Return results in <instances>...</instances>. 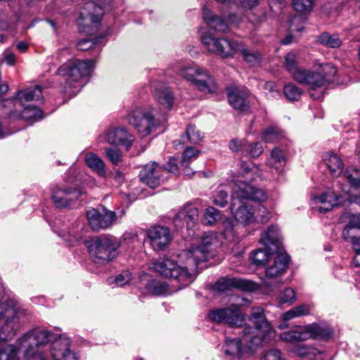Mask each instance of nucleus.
<instances>
[{
  "label": "nucleus",
  "mask_w": 360,
  "mask_h": 360,
  "mask_svg": "<svg viewBox=\"0 0 360 360\" xmlns=\"http://www.w3.org/2000/svg\"><path fill=\"white\" fill-rule=\"evenodd\" d=\"M153 108H136L127 115L129 123L142 136H146L154 131L160 125Z\"/></svg>",
  "instance_id": "obj_8"
},
{
  "label": "nucleus",
  "mask_w": 360,
  "mask_h": 360,
  "mask_svg": "<svg viewBox=\"0 0 360 360\" xmlns=\"http://www.w3.org/2000/svg\"><path fill=\"white\" fill-rule=\"evenodd\" d=\"M42 99V87L40 85H36L18 91L13 100L14 103H17V105L26 106L28 102L39 101Z\"/></svg>",
  "instance_id": "obj_24"
},
{
  "label": "nucleus",
  "mask_w": 360,
  "mask_h": 360,
  "mask_svg": "<svg viewBox=\"0 0 360 360\" xmlns=\"http://www.w3.org/2000/svg\"><path fill=\"white\" fill-rule=\"evenodd\" d=\"M86 246L94 262L105 264L115 257L120 243L115 237L101 236L86 241Z\"/></svg>",
  "instance_id": "obj_6"
},
{
  "label": "nucleus",
  "mask_w": 360,
  "mask_h": 360,
  "mask_svg": "<svg viewBox=\"0 0 360 360\" xmlns=\"http://www.w3.org/2000/svg\"><path fill=\"white\" fill-rule=\"evenodd\" d=\"M286 155V152L284 150L279 147H275L271 150L269 164L271 167H275L278 170H281V168L285 165Z\"/></svg>",
  "instance_id": "obj_38"
},
{
  "label": "nucleus",
  "mask_w": 360,
  "mask_h": 360,
  "mask_svg": "<svg viewBox=\"0 0 360 360\" xmlns=\"http://www.w3.org/2000/svg\"><path fill=\"white\" fill-rule=\"evenodd\" d=\"M281 136V131L276 127H270L264 131L262 140L266 143L278 141Z\"/></svg>",
  "instance_id": "obj_48"
},
{
  "label": "nucleus",
  "mask_w": 360,
  "mask_h": 360,
  "mask_svg": "<svg viewBox=\"0 0 360 360\" xmlns=\"http://www.w3.org/2000/svg\"><path fill=\"white\" fill-rule=\"evenodd\" d=\"M104 150L107 158L113 165H117L122 161V156L119 149L105 148Z\"/></svg>",
  "instance_id": "obj_54"
},
{
  "label": "nucleus",
  "mask_w": 360,
  "mask_h": 360,
  "mask_svg": "<svg viewBox=\"0 0 360 360\" xmlns=\"http://www.w3.org/2000/svg\"><path fill=\"white\" fill-rule=\"evenodd\" d=\"M86 217L91 229L94 231L110 227L117 219L115 212L103 207V212L91 208L86 211Z\"/></svg>",
  "instance_id": "obj_16"
},
{
  "label": "nucleus",
  "mask_w": 360,
  "mask_h": 360,
  "mask_svg": "<svg viewBox=\"0 0 360 360\" xmlns=\"http://www.w3.org/2000/svg\"><path fill=\"white\" fill-rule=\"evenodd\" d=\"M283 93L288 101H295L300 98L302 91L295 84L289 83L284 86Z\"/></svg>",
  "instance_id": "obj_46"
},
{
  "label": "nucleus",
  "mask_w": 360,
  "mask_h": 360,
  "mask_svg": "<svg viewBox=\"0 0 360 360\" xmlns=\"http://www.w3.org/2000/svg\"><path fill=\"white\" fill-rule=\"evenodd\" d=\"M354 228L349 223L345 226L342 231V237L345 240H350L352 244L353 245V240L354 239H359L360 237H356L354 234Z\"/></svg>",
  "instance_id": "obj_61"
},
{
  "label": "nucleus",
  "mask_w": 360,
  "mask_h": 360,
  "mask_svg": "<svg viewBox=\"0 0 360 360\" xmlns=\"http://www.w3.org/2000/svg\"><path fill=\"white\" fill-rule=\"evenodd\" d=\"M263 360H284L281 357V352L278 349H270L263 356Z\"/></svg>",
  "instance_id": "obj_63"
},
{
  "label": "nucleus",
  "mask_w": 360,
  "mask_h": 360,
  "mask_svg": "<svg viewBox=\"0 0 360 360\" xmlns=\"http://www.w3.org/2000/svg\"><path fill=\"white\" fill-rule=\"evenodd\" d=\"M222 233L226 239L231 240L236 234V226L231 219H226L222 223Z\"/></svg>",
  "instance_id": "obj_50"
},
{
  "label": "nucleus",
  "mask_w": 360,
  "mask_h": 360,
  "mask_svg": "<svg viewBox=\"0 0 360 360\" xmlns=\"http://www.w3.org/2000/svg\"><path fill=\"white\" fill-rule=\"evenodd\" d=\"M323 160L333 176L338 177L342 173L344 164L337 154L326 153L323 156Z\"/></svg>",
  "instance_id": "obj_33"
},
{
  "label": "nucleus",
  "mask_w": 360,
  "mask_h": 360,
  "mask_svg": "<svg viewBox=\"0 0 360 360\" xmlns=\"http://www.w3.org/2000/svg\"><path fill=\"white\" fill-rule=\"evenodd\" d=\"M208 317L216 323H224L235 328L243 326L245 321L239 307L236 305L212 309L209 312Z\"/></svg>",
  "instance_id": "obj_13"
},
{
  "label": "nucleus",
  "mask_w": 360,
  "mask_h": 360,
  "mask_svg": "<svg viewBox=\"0 0 360 360\" xmlns=\"http://www.w3.org/2000/svg\"><path fill=\"white\" fill-rule=\"evenodd\" d=\"M201 41L209 52L217 54L222 58L231 56L240 50V44L226 37H219L210 33L202 34Z\"/></svg>",
  "instance_id": "obj_10"
},
{
  "label": "nucleus",
  "mask_w": 360,
  "mask_h": 360,
  "mask_svg": "<svg viewBox=\"0 0 360 360\" xmlns=\"http://www.w3.org/2000/svg\"><path fill=\"white\" fill-rule=\"evenodd\" d=\"M104 11L103 8L94 1H86L82 7L80 13L82 20L89 19L91 26L95 29L98 28Z\"/></svg>",
  "instance_id": "obj_26"
},
{
  "label": "nucleus",
  "mask_w": 360,
  "mask_h": 360,
  "mask_svg": "<svg viewBox=\"0 0 360 360\" xmlns=\"http://www.w3.org/2000/svg\"><path fill=\"white\" fill-rule=\"evenodd\" d=\"M179 75L205 94H212L217 90V84L214 77L207 70L198 65L193 64L181 68Z\"/></svg>",
  "instance_id": "obj_7"
},
{
  "label": "nucleus",
  "mask_w": 360,
  "mask_h": 360,
  "mask_svg": "<svg viewBox=\"0 0 360 360\" xmlns=\"http://www.w3.org/2000/svg\"><path fill=\"white\" fill-rule=\"evenodd\" d=\"M167 172L165 168L160 167L155 162H151L144 165L140 171V180L152 188L158 187L167 179Z\"/></svg>",
  "instance_id": "obj_15"
},
{
  "label": "nucleus",
  "mask_w": 360,
  "mask_h": 360,
  "mask_svg": "<svg viewBox=\"0 0 360 360\" xmlns=\"http://www.w3.org/2000/svg\"><path fill=\"white\" fill-rule=\"evenodd\" d=\"M296 300V294L293 289L292 288H286L283 292L282 295L280 297V302L282 304L289 303L292 304Z\"/></svg>",
  "instance_id": "obj_58"
},
{
  "label": "nucleus",
  "mask_w": 360,
  "mask_h": 360,
  "mask_svg": "<svg viewBox=\"0 0 360 360\" xmlns=\"http://www.w3.org/2000/svg\"><path fill=\"white\" fill-rule=\"evenodd\" d=\"M290 262V257L280 253L274 257V262L266 269L265 278L262 284L267 288H276L281 284L278 278L286 271Z\"/></svg>",
  "instance_id": "obj_12"
},
{
  "label": "nucleus",
  "mask_w": 360,
  "mask_h": 360,
  "mask_svg": "<svg viewBox=\"0 0 360 360\" xmlns=\"http://www.w3.org/2000/svg\"><path fill=\"white\" fill-rule=\"evenodd\" d=\"M146 290L153 295H165L169 292V286L166 282L151 280L146 285Z\"/></svg>",
  "instance_id": "obj_40"
},
{
  "label": "nucleus",
  "mask_w": 360,
  "mask_h": 360,
  "mask_svg": "<svg viewBox=\"0 0 360 360\" xmlns=\"http://www.w3.org/2000/svg\"><path fill=\"white\" fill-rule=\"evenodd\" d=\"M315 200L321 204L317 208L321 213L327 212L340 203V196L332 192L323 193L316 198Z\"/></svg>",
  "instance_id": "obj_32"
},
{
  "label": "nucleus",
  "mask_w": 360,
  "mask_h": 360,
  "mask_svg": "<svg viewBox=\"0 0 360 360\" xmlns=\"http://www.w3.org/2000/svg\"><path fill=\"white\" fill-rule=\"evenodd\" d=\"M240 48L241 46H240ZM244 60L250 65H256L259 64L262 60V55L258 51H250L247 49H240Z\"/></svg>",
  "instance_id": "obj_47"
},
{
  "label": "nucleus",
  "mask_w": 360,
  "mask_h": 360,
  "mask_svg": "<svg viewBox=\"0 0 360 360\" xmlns=\"http://www.w3.org/2000/svg\"><path fill=\"white\" fill-rule=\"evenodd\" d=\"M259 3V0H240V6L245 10H252Z\"/></svg>",
  "instance_id": "obj_64"
},
{
  "label": "nucleus",
  "mask_w": 360,
  "mask_h": 360,
  "mask_svg": "<svg viewBox=\"0 0 360 360\" xmlns=\"http://www.w3.org/2000/svg\"><path fill=\"white\" fill-rule=\"evenodd\" d=\"M202 138L203 134L197 129L196 127L193 124H189L186 128L185 134L181 136V139L174 141L173 143L175 148H176L178 145H184L187 142L197 144L201 141Z\"/></svg>",
  "instance_id": "obj_34"
},
{
  "label": "nucleus",
  "mask_w": 360,
  "mask_h": 360,
  "mask_svg": "<svg viewBox=\"0 0 360 360\" xmlns=\"http://www.w3.org/2000/svg\"><path fill=\"white\" fill-rule=\"evenodd\" d=\"M333 330L329 327H323L317 323H312L304 327H297L295 330L286 331L281 335V338L286 342H300L314 339L326 340L330 338Z\"/></svg>",
  "instance_id": "obj_9"
},
{
  "label": "nucleus",
  "mask_w": 360,
  "mask_h": 360,
  "mask_svg": "<svg viewBox=\"0 0 360 360\" xmlns=\"http://www.w3.org/2000/svg\"><path fill=\"white\" fill-rule=\"evenodd\" d=\"M106 141L110 144L120 145L129 150L134 141V136L125 127H117L109 129L105 135Z\"/></svg>",
  "instance_id": "obj_23"
},
{
  "label": "nucleus",
  "mask_w": 360,
  "mask_h": 360,
  "mask_svg": "<svg viewBox=\"0 0 360 360\" xmlns=\"http://www.w3.org/2000/svg\"><path fill=\"white\" fill-rule=\"evenodd\" d=\"M309 313V307L307 304H302L282 314V319L283 321H289L292 319L307 315Z\"/></svg>",
  "instance_id": "obj_43"
},
{
  "label": "nucleus",
  "mask_w": 360,
  "mask_h": 360,
  "mask_svg": "<svg viewBox=\"0 0 360 360\" xmlns=\"http://www.w3.org/2000/svg\"><path fill=\"white\" fill-rule=\"evenodd\" d=\"M297 53L289 52L285 57V67L291 75L297 68Z\"/></svg>",
  "instance_id": "obj_52"
},
{
  "label": "nucleus",
  "mask_w": 360,
  "mask_h": 360,
  "mask_svg": "<svg viewBox=\"0 0 360 360\" xmlns=\"http://www.w3.org/2000/svg\"><path fill=\"white\" fill-rule=\"evenodd\" d=\"M259 242L269 252H277L280 250L282 244L278 228L275 226H269L268 229L262 233Z\"/></svg>",
  "instance_id": "obj_25"
},
{
  "label": "nucleus",
  "mask_w": 360,
  "mask_h": 360,
  "mask_svg": "<svg viewBox=\"0 0 360 360\" xmlns=\"http://www.w3.org/2000/svg\"><path fill=\"white\" fill-rule=\"evenodd\" d=\"M10 28V22L4 14L0 15V42H4L6 38V32Z\"/></svg>",
  "instance_id": "obj_57"
},
{
  "label": "nucleus",
  "mask_w": 360,
  "mask_h": 360,
  "mask_svg": "<svg viewBox=\"0 0 360 360\" xmlns=\"http://www.w3.org/2000/svg\"><path fill=\"white\" fill-rule=\"evenodd\" d=\"M0 319H5L0 329V340L4 342L13 340L20 329L19 320L13 304L0 305Z\"/></svg>",
  "instance_id": "obj_11"
},
{
  "label": "nucleus",
  "mask_w": 360,
  "mask_h": 360,
  "mask_svg": "<svg viewBox=\"0 0 360 360\" xmlns=\"http://www.w3.org/2000/svg\"><path fill=\"white\" fill-rule=\"evenodd\" d=\"M293 352L300 356H304L307 360H326V355L322 350L305 345L298 344L293 348Z\"/></svg>",
  "instance_id": "obj_29"
},
{
  "label": "nucleus",
  "mask_w": 360,
  "mask_h": 360,
  "mask_svg": "<svg viewBox=\"0 0 360 360\" xmlns=\"http://www.w3.org/2000/svg\"><path fill=\"white\" fill-rule=\"evenodd\" d=\"M249 320L255 324V328L245 325L238 333L242 334L243 338H250V349L267 342L274 338L275 330L267 321L262 309H252Z\"/></svg>",
  "instance_id": "obj_4"
},
{
  "label": "nucleus",
  "mask_w": 360,
  "mask_h": 360,
  "mask_svg": "<svg viewBox=\"0 0 360 360\" xmlns=\"http://www.w3.org/2000/svg\"><path fill=\"white\" fill-rule=\"evenodd\" d=\"M229 195L227 191L222 187H219L216 194L213 196V203L217 206L224 207L228 204Z\"/></svg>",
  "instance_id": "obj_53"
},
{
  "label": "nucleus",
  "mask_w": 360,
  "mask_h": 360,
  "mask_svg": "<svg viewBox=\"0 0 360 360\" xmlns=\"http://www.w3.org/2000/svg\"><path fill=\"white\" fill-rule=\"evenodd\" d=\"M148 237L155 250H162L168 246L172 237L168 228L155 226L148 231Z\"/></svg>",
  "instance_id": "obj_22"
},
{
  "label": "nucleus",
  "mask_w": 360,
  "mask_h": 360,
  "mask_svg": "<svg viewBox=\"0 0 360 360\" xmlns=\"http://www.w3.org/2000/svg\"><path fill=\"white\" fill-rule=\"evenodd\" d=\"M314 0H292L293 8L298 12H310L314 6Z\"/></svg>",
  "instance_id": "obj_51"
},
{
  "label": "nucleus",
  "mask_w": 360,
  "mask_h": 360,
  "mask_svg": "<svg viewBox=\"0 0 360 360\" xmlns=\"http://www.w3.org/2000/svg\"><path fill=\"white\" fill-rule=\"evenodd\" d=\"M154 96L164 108L169 110L172 108L174 96L169 87L163 84H159L155 88Z\"/></svg>",
  "instance_id": "obj_30"
},
{
  "label": "nucleus",
  "mask_w": 360,
  "mask_h": 360,
  "mask_svg": "<svg viewBox=\"0 0 360 360\" xmlns=\"http://www.w3.org/2000/svg\"><path fill=\"white\" fill-rule=\"evenodd\" d=\"M95 61L90 60H70L61 65L58 74L65 78V91L69 94H76L82 87L81 80L88 77L93 69Z\"/></svg>",
  "instance_id": "obj_3"
},
{
  "label": "nucleus",
  "mask_w": 360,
  "mask_h": 360,
  "mask_svg": "<svg viewBox=\"0 0 360 360\" xmlns=\"http://www.w3.org/2000/svg\"><path fill=\"white\" fill-rule=\"evenodd\" d=\"M291 75L297 82L309 86L311 90L319 88V84L323 81L320 77L317 76L316 72L300 67H298Z\"/></svg>",
  "instance_id": "obj_27"
},
{
  "label": "nucleus",
  "mask_w": 360,
  "mask_h": 360,
  "mask_svg": "<svg viewBox=\"0 0 360 360\" xmlns=\"http://www.w3.org/2000/svg\"><path fill=\"white\" fill-rule=\"evenodd\" d=\"M220 218V212L214 207H209L205 210L202 218V223L212 225Z\"/></svg>",
  "instance_id": "obj_49"
},
{
  "label": "nucleus",
  "mask_w": 360,
  "mask_h": 360,
  "mask_svg": "<svg viewBox=\"0 0 360 360\" xmlns=\"http://www.w3.org/2000/svg\"><path fill=\"white\" fill-rule=\"evenodd\" d=\"M84 161L87 166L100 176L105 177L106 176L105 165L98 155L93 153H88L85 155Z\"/></svg>",
  "instance_id": "obj_35"
},
{
  "label": "nucleus",
  "mask_w": 360,
  "mask_h": 360,
  "mask_svg": "<svg viewBox=\"0 0 360 360\" xmlns=\"http://www.w3.org/2000/svg\"><path fill=\"white\" fill-rule=\"evenodd\" d=\"M236 188L232 194L231 201V210L234 219L244 226L252 224L257 221L266 223L269 220L268 214L262 215L261 219L256 216V209L244 200H249L255 202H264L267 198L266 193L247 181L239 179L234 181Z\"/></svg>",
  "instance_id": "obj_2"
},
{
  "label": "nucleus",
  "mask_w": 360,
  "mask_h": 360,
  "mask_svg": "<svg viewBox=\"0 0 360 360\" xmlns=\"http://www.w3.org/2000/svg\"><path fill=\"white\" fill-rule=\"evenodd\" d=\"M199 151L193 147H187L182 155V164L187 166V162L193 158H196L198 155Z\"/></svg>",
  "instance_id": "obj_59"
},
{
  "label": "nucleus",
  "mask_w": 360,
  "mask_h": 360,
  "mask_svg": "<svg viewBox=\"0 0 360 360\" xmlns=\"http://www.w3.org/2000/svg\"><path fill=\"white\" fill-rule=\"evenodd\" d=\"M316 74L323 80L321 84H319V88L323 86L326 82L334 83L338 82V79L335 78L337 74L336 68L331 63L322 65L321 72H316Z\"/></svg>",
  "instance_id": "obj_36"
},
{
  "label": "nucleus",
  "mask_w": 360,
  "mask_h": 360,
  "mask_svg": "<svg viewBox=\"0 0 360 360\" xmlns=\"http://www.w3.org/2000/svg\"><path fill=\"white\" fill-rule=\"evenodd\" d=\"M353 249L355 255L353 258V264L355 266H360V237L359 239H354L353 240Z\"/></svg>",
  "instance_id": "obj_62"
},
{
  "label": "nucleus",
  "mask_w": 360,
  "mask_h": 360,
  "mask_svg": "<svg viewBox=\"0 0 360 360\" xmlns=\"http://www.w3.org/2000/svg\"><path fill=\"white\" fill-rule=\"evenodd\" d=\"M202 18L208 27L217 32L225 33L229 30V25H236L242 20V15L230 13L226 16V22L221 17L216 15L205 6L202 8Z\"/></svg>",
  "instance_id": "obj_14"
},
{
  "label": "nucleus",
  "mask_w": 360,
  "mask_h": 360,
  "mask_svg": "<svg viewBox=\"0 0 360 360\" xmlns=\"http://www.w3.org/2000/svg\"><path fill=\"white\" fill-rule=\"evenodd\" d=\"M214 288L221 292H225L233 288L245 292H253L257 290L259 286L256 283L250 280L223 277L215 283Z\"/></svg>",
  "instance_id": "obj_17"
},
{
  "label": "nucleus",
  "mask_w": 360,
  "mask_h": 360,
  "mask_svg": "<svg viewBox=\"0 0 360 360\" xmlns=\"http://www.w3.org/2000/svg\"><path fill=\"white\" fill-rule=\"evenodd\" d=\"M274 254L269 252L267 249L259 248L251 252L250 258L255 265L262 266L266 264L267 261L271 259Z\"/></svg>",
  "instance_id": "obj_39"
},
{
  "label": "nucleus",
  "mask_w": 360,
  "mask_h": 360,
  "mask_svg": "<svg viewBox=\"0 0 360 360\" xmlns=\"http://www.w3.org/2000/svg\"><path fill=\"white\" fill-rule=\"evenodd\" d=\"M319 41L321 44L333 49L338 48L342 44V40L337 34H330L328 32L321 34Z\"/></svg>",
  "instance_id": "obj_42"
},
{
  "label": "nucleus",
  "mask_w": 360,
  "mask_h": 360,
  "mask_svg": "<svg viewBox=\"0 0 360 360\" xmlns=\"http://www.w3.org/2000/svg\"><path fill=\"white\" fill-rule=\"evenodd\" d=\"M199 212L198 207L190 202L185 204L173 217V222L176 228L185 225L187 229H192L198 223Z\"/></svg>",
  "instance_id": "obj_19"
},
{
  "label": "nucleus",
  "mask_w": 360,
  "mask_h": 360,
  "mask_svg": "<svg viewBox=\"0 0 360 360\" xmlns=\"http://www.w3.org/2000/svg\"><path fill=\"white\" fill-rule=\"evenodd\" d=\"M53 340H55L53 333L46 330L37 328L18 338L16 344L19 348L25 349L24 360H46L39 347Z\"/></svg>",
  "instance_id": "obj_5"
},
{
  "label": "nucleus",
  "mask_w": 360,
  "mask_h": 360,
  "mask_svg": "<svg viewBox=\"0 0 360 360\" xmlns=\"http://www.w3.org/2000/svg\"><path fill=\"white\" fill-rule=\"evenodd\" d=\"M131 274L125 271L117 275L115 278V283L117 286L122 287L131 281Z\"/></svg>",
  "instance_id": "obj_60"
},
{
  "label": "nucleus",
  "mask_w": 360,
  "mask_h": 360,
  "mask_svg": "<svg viewBox=\"0 0 360 360\" xmlns=\"http://www.w3.org/2000/svg\"><path fill=\"white\" fill-rule=\"evenodd\" d=\"M81 194L77 188L56 186L52 189L51 198L57 207L64 208L77 200Z\"/></svg>",
  "instance_id": "obj_18"
},
{
  "label": "nucleus",
  "mask_w": 360,
  "mask_h": 360,
  "mask_svg": "<svg viewBox=\"0 0 360 360\" xmlns=\"http://www.w3.org/2000/svg\"><path fill=\"white\" fill-rule=\"evenodd\" d=\"M245 153L249 154L251 158H255L263 153V147L259 142H255L251 144L248 143Z\"/></svg>",
  "instance_id": "obj_56"
},
{
  "label": "nucleus",
  "mask_w": 360,
  "mask_h": 360,
  "mask_svg": "<svg viewBox=\"0 0 360 360\" xmlns=\"http://www.w3.org/2000/svg\"><path fill=\"white\" fill-rule=\"evenodd\" d=\"M20 349L18 345L0 343V360H16Z\"/></svg>",
  "instance_id": "obj_41"
},
{
  "label": "nucleus",
  "mask_w": 360,
  "mask_h": 360,
  "mask_svg": "<svg viewBox=\"0 0 360 360\" xmlns=\"http://www.w3.org/2000/svg\"><path fill=\"white\" fill-rule=\"evenodd\" d=\"M240 167L241 175L245 177L247 181H253L257 178H260L261 171L259 167L253 163L242 161Z\"/></svg>",
  "instance_id": "obj_37"
},
{
  "label": "nucleus",
  "mask_w": 360,
  "mask_h": 360,
  "mask_svg": "<svg viewBox=\"0 0 360 360\" xmlns=\"http://www.w3.org/2000/svg\"><path fill=\"white\" fill-rule=\"evenodd\" d=\"M71 341L68 338L60 336L51 345L53 360H78V354L70 349Z\"/></svg>",
  "instance_id": "obj_21"
},
{
  "label": "nucleus",
  "mask_w": 360,
  "mask_h": 360,
  "mask_svg": "<svg viewBox=\"0 0 360 360\" xmlns=\"http://www.w3.org/2000/svg\"><path fill=\"white\" fill-rule=\"evenodd\" d=\"M344 176L352 187L360 188V169L354 167L347 168L344 173Z\"/></svg>",
  "instance_id": "obj_44"
},
{
  "label": "nucleus",
  "mask_w": 360,
  "mask_h": 360,
  "mask_svg": "<svg viewBox=\"0 0 360 360\" xmlns=\"http://www.w3.org/2000/svg\"><path fill=\"white\" fill-rule=\"evenodd\" d=\"M223 350L230 360L240 359L243 356L241 340L238 338H226L223 345Z\"/></svg>",
  "instance_id": "obj_31"
},
{
  "label": "nucleus",
  "mask_w": 360,
  "mask_h": 360,
  "mask_svg": "<svg viewBox=\"0 0 360 360\" xmlns=\"http://www.w3.org/2000/svg\"><path fill=\"white\" fill-rule=\"evenodd\" d=\"M107 34H102L95 37L93 39L88 38L83 39L78 41L77 48L78 50L84 51L89 50L92 48L93 45H97L102 42V40L105 37Z\"/></svg>",
  "instance_id": "obj_45"
},
{
  "label": "nucleus",
  "mask_w": 360,
  "mask_h": 360,
  "mask_svg": "<svg viewBox=\"0 0 360 360\" xmlns=\"http://www.w3.org/2000/svg\"><path fill=\"white\" fill-rule=\"evenodd\" d=\"M229 146L233 152L245 153L248 147V141L245 139H233L230 141Z\"/></svg>",
  "instance_id": "obj_55"
},
{
  "label": "nucleus",
  "mask_w": 360,
  "mask_h": 360,
  "mask_svg": "<svg viewBox=\"0 0 360 360\" xmlns=\"http://www.w3.org/2000/svg\"><path fill=\"white\" fill-rule=\"evenodd\" d=\"M218 240L214 233H205L201 243L196 247L183 250L179 255V262L169 258H160L153 263V269L162 276L176 280L184 288L193 281V271L200 262L213 256L214 248Z\"/></svg>",
  "instance_id": "obj_1"
},
{
  "label": "nucleus",
  "mask_w": 360,
  "mask_h": 360,
  "mask_svg": "<svg viewBox=\"0 0 360 360\" xmlns=\"http://www.w3.org/2000/svg\"><path fill=\"white\" fill-rule=\"evenodd\" d=\"M23 109L21 112H18L17 109V103H14L13 100L6 99L0 102V109L7 108L8 110L4 112L8 117H19L25 120H31L35 118L42 117V111L40 108L34 105H27L22 106Z\"/></svg>",
  "instance_id": "obj_20"
},
{
  "label": "nucleus",
  "mask_w": 360,
  "mask_h": 360,
  "mask_svg": "<svg viewBox=\"0 0 360 360\" xmlns=\"http://www.w3.org/2000/svg\"><path fill=\"white\" fill-rule=\"evenodd\" d=\"M229 104L240 111H246L249 109L250 103L248 95L245 92L238 90H229L227 94Z\"/></svg>",
  "instance_id": "obj_28"
}]
</instances>
